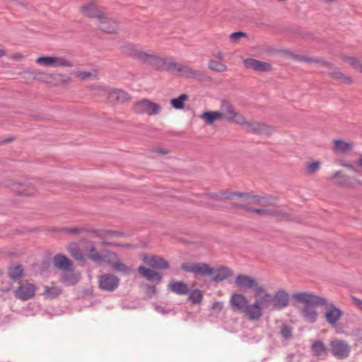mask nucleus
Segmentation results:
<instances>
[{
  "instance_id": "nucleus-11",
  "label": "nucleus",
  "mask_w": 362,
  "mask_h": 362,
  "mask_svg": "<svg viewBox=\"0 0 362 362\" xmlns=\"http://www.w3.org/2000/svg\"><path fill=\"white\" fill-rule=\"evenodd\" d=\"M329 347L332 355L338 359L347 358L351 351V347L348 342L338 339H332Z\"/></svg>"
},
{
  "instance_id": "nucleus-32",
  "label": "nucleus",
  "mask_w": 362,
  "mask_h": 362,
  "mask_svg": "<svg viewBox=\"0 0 362 362\" xmlns=\"http://www.w3.org/2000/svg\"><path fill=\"white\" fill-rule=\"evenodd\" d=\"M85 258L90 259L95 264H102V253H99L93 246L87 247L84 249Z\"/></svg>"
},
{
  "instance_id": "nucleus-43",
  "label": "nucleus",
  "mask_w": 362,
  "mask_h": 362,
  "mask_svg": "<svg viewBox=\"0 0 362 362\" xmlns=\"http://www.w3.org/2000/svg\"><path fill=\"white\" fill-rule=\"evenodd\" d=\"M187 95L182 94L176 98L171 99L170 103L175 109L181 110L184 107V101L187 100Z\"/></svg>"
},
{
  "instance_id": "nucleus-9",
  "label": "nucleus",
  "mask_w": 362,
  "mask_h": 362,
  "mask_svg": "<svg viewBox=\"0 0 362 362\" xmlns=\"http://www.w3.org/2000/svg\"><path fill=\"white\" fill-rule=\"evenodd\" d=\"M230 305L233 311L243 313L251 320V317L249 314L250 304H249V301L245 296L242 293H233L230 298Z\"/></svg>"
},
{
  "instance_id": "nucleus-34",
  "label": "nucleus",
  "mask_w": 362,
  "mask_h": 362,
  "mask_svg": "<svg viewBox=\"0 0 362 362\" xmlns=\"http://www.w3.org/2000/svg\"><path fill=\"white\" fill-rule=\"evenodd\" d=\"M9 277L13 280H18L24 276V269L21 265H14L8 268Z\"/></svg>"
},
{
  "instance_id": "nucleus-7",
  "label": "nucleus",
  "mask_w": 362,
  "mask_h": 362,
  "mask_svg": "<svg viewBox=\"0 0 362 362\" xmlns=\"http://www.w3.org/2000/svg\"><path fill=\"white\" fill-rule=\"evenodd\" d=\"M36 63L42 66L60 68L72 67L73 62L65 57L59 56H41L36 59Z\"/></svg>"
},
{
  "instance_id": "nucleus-21",
  "label": "nucleus",
  "mask_w": 362,
  "mask_h": 362,
  "mask_svg": "<svg viewBox=\"0 0 362 362\" xmlns=\"http://www.w3.org/2000/svg\"><path fill=\"white\" fill-rule=\"evenodd\" d=\"M233 196L244 197L245 201H246L247 202V204H259L262 206H268L271 204L270 201L268 199H267L266 197H260L258 195H250L248 194H245V193H239V192L233 193L230 196L227 197V198H231Z\"/></svg>"
},
{
  "instance_id": "nucleus-19",
  "label": "nucleus",
  "mask_w": 362,
  "mask_h": 362,
  "mask_svg": "<svg viewBox=\"0 0 362 362\" xmlns=\"http://www.w3.org/2000/svg\"><path fill=\"white\" fill-rule=\"evenodd\" d=\"M82 13L88 17L98 20L105 13L104 9L99 6L95 1H90L81 7Z\"/></svg>"
},
{
  "instance_id": "nucleus-31",
  "label": "nucleus",
  "mask_w": 362,
  "mask_h": 362,
  "mask_svg": "<svg viewBox=\"0 0 362 362\" xmlns=\"http://www.w3.org/2000/svg\"><path fill=\"white\" fill-rule=\"evenodd\" d=\"M168 289L177 294V295H186L189 293L188 286L180 281H172L168 286Z\"/></svg>"
},
{
  "instance_id": "nucleus-57",
  "label": "nucleus",
  "mask_w": 362,
  "mask_h": 362,
  "mask_svg": "<svg viewBox=\"0 0 362 362\" xmlns=\"http://www.w3.org/2000/svg\"><path fill=\"white\" fill-rule=\"evenodd\" d=\"M351 299L353 300V301L354 302V303L356 305V306L358 307V308L362 311V300L354 296H351Z\"/></svg>"
},
{
  "instance_id": "nucleus-38",
  "label": "nucleus",
  "mask_w": 362,
  "mask_h": 362,
  "mask_svg": "<svg viewBox=\"0 0 362 362\" xmlns=\"http://www.w3.org/2000/svg\"><path fill=\"white\" fill-rule=\"evenodd\" d=\"M208 68L216 72L223 73L227 70V66L223 63L216 60H209L208 62Z\"/></svg>"
},
{
  "instance_id": "nucleus-33",
  "label": "nucleus",
  "mask_w": 362,
  "mask_h": 362,
  "mask_svg": "<svg viewBox=\"0 0 362 362\" xmlns=\"http://www.w3.org/2000/svg\"><path fill=\"white\" fill-rule=\"evenodd\" d=\"M199 118L208 125H211L215 121L223 120L222 115L218 111L204 112L199 115Z\"/></svg>"
},
{
  "instance_id": "nucleus-64",
  "label": "nucleus",
  "mask_w": 362,
  "mask_h": 362,
  "mask_svg": "<svg viewBox=\"0 0 362 362\" xmlns=\"http://www.w3.org/2000/svg\"><path fill=\"white\" fill-rule=\"evenodd\" d=\"M157 152H158L160 153H162V154H165L166 153L165 151L161 150V149L158 150Z\"/></svg>"
},
{
  "instance_id": "nucleus-12",
  "label": "nucleus",
  "mask_w": 362,
  "mask_h": 362,
  "mask_svg": "<svg viewBox=\"0 0 362 362\" xmlns=\"http://www.w3.org/2000/svg\"><path fill=\"white\" fill-rule=\"evenodd\" d=\"M180 269L186 272L203 276H210L213 272L212 267L206 263L185 262L180 265Z\"/></svg>"
},
{
  "instance_id": "nucleus-30",
  "label": "nucleus",
  "mask_w": 362,
  "mask_h": 362,
  "mask_svg": "<svg viewBox=\"0 0 362 362\" xmlns=\"http://www.w3.org/2000/svg\"><path fill=\"white\" fill-rule=\"evenodd\" d=\"M179 73L181 76L187 78L200 79L203 76V73L201 71L194 69L185 64H182Z\"/></svg>"
},
{
  "instance_id": "nucleus-15",
  "label": "nucleus",
  "mask_w": 362,
  "mask_h": 362,
  "mask_svg": "<svg viewBox=\"0 0 362 362\" xmlns=\"http://www.w3.org/2000/svg\"><path fill=\"white\" fill-rule=\"evenodd\" d=\"M222 115V119H226L229 122H235L238 123L239 117H242V115L236 112L233 105L228 100H223L221 102L220 110Z\"/></svg>"
},
{
  "instance_id": "nucleus-5",
  "label": "nucleus",
  "mask_w": 362,
  "mask_h": 362,
  "mask_svg": "<svg viewBox=\"0 0 362 362\" xmlns=\"http://www.w3.org/2000/svg\"><path fill=\"white\" fill-rule=\"evenodd\" d=\"M327 180L339 186L355 189L362 187V180L355 177H349L341 170L334 172L332 175L329 176Z\"/></svg>"
},
{
  "instance_id": "nucleus-18",
  "label": "nucleus",
  "mask_w": 362,
  "mask_h": 362,
  "mask_svg": "<svg viewBox=\"0 0 362 362\" xmlns=\"http://www.w3.org/2000/svg\"><path fill=\"white\" fill-rule=\"evenodd\" d=\"M98 28L105 33H115L119 29L118 23L115 19L108 16L106 13L98 20Z\"/></svg>"
},
{
  "instance_id": "nucleus-54",
  "label": "nucleus",
  "mask_w": 362,
  "mask_h": 362,
  "mask_svg": "<svg viewBox=\"0 0 362 362\" xmlns=\"http://www.w3.org/2000/svg\"><path fill=\"white\" fill-rule=\"evenodd\" d=\"M340 165L343 167H345L354 173H358V170L351 163H347L346 161H341Z\"/></svg>"
},
{
  "instance_id": "nucleus-20",
  "label": "nucleus",
  "mask_w": 362,
  "mask_h": 362,
  "mask_svg": "<svg viewBox=\"0 0 362 362\" xmlns=\"http://www.w3.org/2000/svg\"><path fill=\"white\" fill-rule=\"evenodd\" d=\"M243 65L246 69H250L256 71L267 72L272 71V69L269 63L252 58L245 59Z\"/></svg>"
},
{
  "instance_id": "nucleus-50",
  "label": "nucleus",
  "mask_w": 362,
  "mask_h": 362,
  "mask_svg": "<svg viewBox=\"0 0 362 362\" xmlns=\"http://www.w3.org/2000/svg\"><path fill=\"white\" fill-rule=\"evenodd\" d=\"M21 189H16V192L23 196H32L35 194L33 189L27 188L25 186H20Z\"/></svg>"
},
{
  "instance_id": "nucleus-10",
  "label": "nucleus",
  "mask_w": 362,
  "mask_h": 362,
  "mask_svg": "<svg viewBox=\"0 0 362 362\" xmlns=\"http://www.w3.org/2000/svg\"><path fill=\"white\" fill-rule=\"evenodd\" d=\"M36 289L37 287L35 284L27 281H21L18 287L13 291V294L16 298L26 301L35 296Z\"/></svg>"
},
{
  "instance_id": "nucleus-40",
  "label": "nucleus",
  "mask_w": 362,
  "mask_h": 362,
  "mask_svg": "<svg viewBox=\"0 0 362 362\" xmlns=\"http://www.w3.org/2000/svg\"><path fill=\"white\" fill-rule=\"evenodd\" d=\"M267 216L273 217L277 220H287L289 218V216L285 211H283L280 209H267Z\"/></svg>"
},
{
  "instance_id": "nucleus-41",
  "label": "nucleus",
  "mask_w": 362,
  "mask_h": 362,
  "mask_svg": "<svg viewBox=\"0 0 362 362\" xmlns=\"http://www.w3.org/2000/svg\"><path fill=\"white\" fill-rule=\"evenodd\" d=\"M61 281L66 286L74 285L79 281V276L76 274H64L61 277Z\"/></svg>"
},
{
  "instance_id": "nucleus-26",
  "label": "nucleus",
  "mask_w": 362,
  "mask_h": 362,
  "mask_svg": "<svg viewBox=\"0 0 362 362\" xmlns=\"http://www.w3.org/2000/svg\"><path fill=\"white\" fill-rule=\"evenodd\" d=\"M310 351L314 356L325 357L327 355L329 349L322 341L315 340L311 344Z\"/></svg>"
},
{
  "instance_id": "nucleus-45",
  "label": "nucleus",
  "mask_w": 362,
  "mask_h": 362,
  "mask_svg": "<svg viewBox=\"0 0 362 362\" xmlns=\"http://www.w3.org/2000/svg\"><path fill=\"white\" fill-rule=\"evenodd\" d=\"M203 299V293L200 290L195 289L189 293L188 300L192 304H199Z\"/></svg>"
},
{
  "instance_id": "nucleus-6",
  "label": "nucleus",
  "mask_w": 362,
  "mask_h": 362,
  "mask_svg": "<svg viewBox=\"0 0 362 362\" xmlns=\"http://www.w3.org/2000/svg\"><path fill=\"white\" fill-rule=\"evenodd\" d=\"M238 124L241 125L247 132L255 134L270 135L274 132L272 127L256 121H247L243 116L239 117Z\"/></svg>"
},
{
  "instance_id": "nucleus-8",
  "label": "nucleus",
  "mask_w": 362,
  "mask_h": 362,
  "mask_svg": "<svg viewBox=\"0 0 362 362\" xmlns=\"http://www.w3.org/2000/svg\"><path fill=\"white\" fill-rule=\"evenodd\" d=\"M162 110V107L148 99H142L136 102L133 105V110L136 114L147 115L153 116L158 115Z\"/></svg>"
},
{
  "instance_id": "nucleus-29",
  "label": "nucleus",
  "mask_w": 362,
  "mask_h": 362,
  "mask_svg": "<svg viewBox=\"0 0 362 362\" xmlns=\"http://www.w3.org/2000/svg\"><path fill=\"white\" fill-rule=\"evenodd\" d=\"M53 264L57 269H62L64 271H71L72 264L71 261L64 255H57L53 259Z\"/></svg>"
},
{
  "instance_id": "nucleus-56",
  "label": "nucleus",
  "mask_w": 362,
  "mask_h": 362,
  "mask_svg": "<svg viewBox=\"0 0 362 362\" xmlns=\"http://www.w3.org/2000/svg\"><path fill=\"white\" fill-rule=\"evenodd\" d=\"M146 293L148 296H151L156 293V288L154 286L147 285L146 286Z\"/></svg>"
},
{
  "instance_id": "nucleus-42",
  "label": "nucleus",
  "mask_w": 362,
  "mask_h": 362,
  "mask_svg": "<svg viewBox=\"0 0 362 362\" xmlns=\"http://www.w3.org/2000/svg\"><path fill=\"white\" fill-rule=\"evenodd\" d=\"M322 163L316 160L311 163H306L305 165V173L308 175H314L320 168Z\"/></svg>"
},
{
  "instance_id": "nucleus-3",
  "label": "nucleus",
  "mask_w": 362,
  "mask_h": 362,
  "mask_svg": "<svg viewBox=\"0 0 362 362\" xmlns=\"http://www.w3.org/2000/svg\"><path fill=\"white\" fill-rule=\"evenodd\" d=\"M255 301L250 304L249 314L251 320H258L263 315V310H272V295L262 286L254 293Z\"/></svg>"
},
{
  "instance_id": "nucleus-14",
  "label": "nucleus",
  "mask_w": 362,
  "mask_h": 362,
  "mask_svg": "<svg viewBox=\"0 0 362 362\" xmlns=\"http://www.w3.org/2000/svg\"><path fill=\"white\" fill-rule=\"evenodd\" d=\"M119 284V279L112 274H104L98 277V286L105 291H114Z\"/></svg>"
},
{
  "instance_id": "nucleus-25",
  "label": "nucleus",
  "mask_w": 362,
  "mask_h": 362,
  "mask_svg": "<svg viewBox=\"0 0 362 362\" xmlns=\"http://www.w3.org/2000/svg\"><path fill=\"white\" fill-rule=\"evenodd\" d=\"M139 273L148 281L160 283L163 279V275L157 272L146 268L144 266L138 267Z\"/></svg>"
},
{
  "instance_id": "nucleus-16",
  "label": "nucleus",
  "mask_w": 362,
  "mask_h": 362,
  "mask_svg": "<svg viewBox=\"0 0 362 362\" xmlns=\"http://www.w3.org/2000/svg\"><path fill=\"white\" fill-rule=\"evenodd\" d=\"M234 283L237 287L243 291L252 289L254 291V293L258 290V288H261L262 286L259 284L255 279L244 274L237 276Z\"/></svg>"
},
{
  "instance_id": "nucleus-2",
  "label": "nucleus",
  "mask_w": 362,
  "mask_h": 362,
  "mask_svg": "<svg viewBox=\"0 0 362 362\" xmlns=\"http://www.w3.org/2000/svg\"><path fill=\"white\" fill-rule=\"evenodd\" d=\"M305 302H313L316 305H322L325 308L323 317L326 322L332 327H336L343 316V311L334 303L320 296H308Z\"/></svg>"
},
{
  "instance_id": "nucleus-52",
  "label": "nucleus",
  "mask_w": 362,
  "mask_h": 362,
  "mask_svg": "<svg viewBox=\"0 0 362 362\" xmlns=\"http://www.w3.org/2000/svg\"><path fill=\"white\" fill-rule=\"evenodd\" d=\"M245 36H246V34L243 32H235L230 35V38L232 41L236 42L238 40H240L241 37H245Z\"/></svg>"
},
{
  "instance_id": "nucleus-63",
  "label": "nucleus",
  "mask_w": 362,
  "mask_h": 362,
  "mask_svg": "<svg viewBox=\"0 0 362 362\" xmlns=\"http://www.w3.org/2000/svg\"><path fill=\"white\" fill-rule=\"evenodd\" d=\"M335 0H323L324 2L327 4L333 3Z\"/></svg>"
},
{
  "instance_id": "nucleus-58",
  "label": "nucleus",
  "mask_w": 362,
  "mask_h": 362,
  "mask_svg": "<svg viewBox=\"0 0 362 362\" xmlns=\"http://www.w3.org/2000/svg\"><path fill=\"white\" fill-rule=\"evenodd\" d=\"M293 58L297 61L305 62L306 57L302 55H293Z\"/></svg>"
},
{
  "instance_id": "nucleus-55",
  "label": "nucleus",
  "mask_w": 362,
  "mask_h": 362,
  "mask_svg": "<svg viewBox=\"0 0 362 362\" xmlns=\"http://www.w3.org/2000/svg\"><path fill=\"white\" fill-rule=\"evenodd\" d=\"M223 308V303L222 302H215L213 303L211 309L216 311L220 312Z\"/></svg>"
},
{
  "instance_id": "nucleus-51",
  "label": "nucleus",
  "mask_w": 362,
  "mask_h": 362,
  "mask_svg": "<svg viewBox=\"0 0 362 362\" xmlns=\"http://www.w3.org/2000/svg\"><path fill=\"white\" fill-rule=\"evenodd\" d=\"M305 62L316 63V64H318L321 66H329L330 65V64L327 62H325L319 58H313V57H306Z\"/></svg>"
},
{
  "instance_id": "nucleus-36",
  "label": "nucleus",
  "mask_w": 362,
  "mask_h": 362,
  "mask_svg": "<svg viewBox=\"0 0 362 362\" xmlns=\"http://www.w3.org/2000/svg\"><path fill=\"white\" fill-rule=\"evenodd\" d=\"M52 79L54 85L62 86L65 85L70 81V78L65 74H49V80Z\"/></svg>"
},
{
  "instance_id": "nucleus-62",
  "label": "nucleus",
  "mask_w": 362,
  "mask_h": 362,
  "mask_svg": "<svg viewBox=\"0 0 362 362\" xmlns=\"http://www.w3.org/2000/svg\"><path fill=\"white\" fill-rule=\"evenodd\" d=\"M6 55V52L4 49H0V57Z\"/></svg>"
},
{
  "instance_id": "nucleus-22",
  "label": "nucleus",
  "mask_w": 362,
  "mask_h": 362,
  "mask_svg": "<svg viewBox=\"0 0 362 362\" xmlns=\"http://www.w3.org/2000/svg\"><path fill=\"white\" fill-rule=\"evenodd\" d=\"M143 260L146 264L153 269H165L169 268V264L168 262L164 258L159 256H145L143 258Z\"/></svg>"
},
{
  "instance_id": "nucleus-44",
  "label": "nucleus",
  "mask_w": 362,
  "mask_h": 362,
  "mask_svg": "<svg viewBox=\"0 0 362 362\" xmlns=\"http://www.w3.org/2000/svg\"><path fill=\"white\" fill-rule=\"evenodd\" d=\"M69 252L71 255L77 261H85L84 251L83 252L78 246L74 245L73 247H71L69 248Z\"/></svg>"
},
{
  "instance_id": "nucleus-48",
  "label": "nucleus",
  "mask_w": 362,
  "mask_h": 362,
  "mask_svg": "<svg viewBox=\"0 0 362 362\" xmlns=\"http://www.w3.org/2000/svg\"><path fill=\"white\" fill-rule=\"evenodd\" d=\"M280 333L285 339H289L292 337L293 328L286 324H283L281 327Z\"/></svg>"
},
{
  "instance_id": "nucleus-60",
  "label": "nucleus",
  "mask_w": 362,
  "mask_h": 362,
  "mask_svg": "<svg viewBox=\"0 0 362 362\" xmlns=\"http://www.w3.org/2000/svg\"><path fill=\"white\" fill-rule=\"evenodd\" d=\"M216 57L222 60L224 58V56H223V54L222 52H218L217 54L216 55Z\"/></svg>"
},
{
  "instance_id": "nucleus-59",
  "label": "nucleus",
  "mask_w": 362,
  "mask_h": 362,
  "mask_svg": "<svg viewBox=\"0 0 362 362\" xmlns=\"http://www.w3.org/2000/svg\"><path fill=\"white\" fill-rule=\"evenodd\" d=\"M356 164L362 169V156H360L356 161Z\"/></svg>"
},
{
  "instance_id": "nucleus-53",
  "label": "nucleus",
  "mask_w": 362,
  "mask_h": 362,
  "mask_svg": "<svg viewBox=\"0 0 362 362\" xmlns=\"http://www.w3.org/2000/svg\"><path fill=\"white\" fill-rule=\"evenodd\" d=\"M63 230L71 234H78L83 230V229L79 228H65Z\"/></svg>"
},
{
  "instance_id": "nucleus-61",
  "label": "nucleus",
  "mask_w": 362,
  "mask_h": 362,
  "mask_svg": "<svg viewBox=\"0 0 362 362\" xmlns=\"http://www.w3.org/2000/svg\"><path fill=\"white\" fill-rule=\"evenodd\" d=\"M23 58V55L21 54H16L14 56H13V59H17V60H20Z\"/></svg>"
},
{
  "instance_id": "nucleus-1",
  "label": "nucleus",
  "mask_w": 362,
  "mask_h": 362,
  "mask_svg": "<svg viewBox=\"0 0 362 362\" xmlns=\"http://www.w3.org/2000/svg\"><path fill=\"white\" fill-rule=\"evenodd\" d=\"M125 54L139 62L153 66L157 70L180 72L182 64L172 58L161 57L152 52H145L133 44H127L123 47Z\"/></svg>"
},
{
  "instance_id": "nucleus-27",
  "label": "nucleus",
  "mask_w": 362,
  "mask_h": 362,
  "mask_svg": "<svg viewBox=\"0 0 362 362\" xmlns=\"http://www.w3.org/2000/svg\"><path fill=\"white\" fill-rule=\"evenodd\" d=\"M212 273L210 275L214 281H221L233 275V271L226 267H221L218 269L212 268Z\"/></svg>"
},
{
  "instance_id": "nucleus-46",
  "label": "nucleus",
  "mask_w": 362,
  "mask_h": 362,
  "mask_svg": "<svg viewBox=\"0 0 362 362\" xmlns=\"http://www.w3.org/2000/svg\"><path fill=\"white\" fill-rule=\"evenodd\" d=\"M234 207L243 209L247 211L254 212L259 215L267 216V209H255V208L249 207L244 204H235V205H234Z\"/></svg>"
},
{
  "instance_id": "nucleus-39",
  "label": "nucleus",
  "mask_w": 362,
  "mask_h": 362,
  "mask_svg": "<svg viewBox=\"0 0 362 362\" xmlns=\"http://www.w3.org/2000/svg\"><path fill=\"white\" fill-rule=\"evenodd\" d=\"M76 76L82 81L91 78L96 80L98 78V72L96 70L88 71H78L76 73Z\"/></svg>"
},
{
  "instance_id": "nucleus-24",
  "label": "nucleus",
  "mask_w": 362,
  "mask_h": 362,
  "mask_svg": "<svg viewBox=\"0 0 362 362\" xmlns=\"http://www.w3.org/2000/svg\"><path fill=\"white\" fill-rule=\"evenodd\" d=\"M354 144L341 139L333 141L332 151L337 154H345L352 151Z\"/></svg>"
},
{
  "instance_id": "nucleus-17",
  "label": "nucleus",
  "mask_w": 362,
  "mask_h": 362,
  "mask_svg": "<svg viewBox=\"0 0 362 362\" xmlns=\"http://www.w3.org/2000/svg\"><path fill=\"white\" fill-rule=\"evenodd\" d=\"M289 293L284 290L276 291L272 296V310H281L286 308L289 304Z\"/></svg>"
},
{
  "instance_id": "nucleus-49",
  "label": "nucleus",
  "mask_w": 362,
  "mask_h": 362,
  "mask_svg": "<svg viewBox=\"0 0 362 362\" xmlns=\"http://www.w3.org/2000/svg\"><path fill=\"white\" fill-rule=\"evenodd\" d=\"M111 88L105 86H96L93 87V89L97 92L99 96L107 98Z\"/></svg>"
},
{
  "instance_id": "nucleus-35",
  "label": "nucleus",
  "mask_w": 362,
  "mask_h": 362,
  "mask_svg": "<svg viewBox=\"0 0 362 362\" xmlns=\"http://www.w3.org/2000/svg\"><path fill=\"white\" fill-rule=\"evenodd\" d=\"M328 75L332 78L337 80L342 83H344V84L352 83V80L349 76L345 75L344 73H342L338 70L331 71L328 74Z\"/></svg>"
},
{
  "instance_id": "nucleus-28",
  "label": "nucleus",
  "mask_w": 362,
  "mask_h": 362,
  "mask_svg": "<svg viewBox=\"0 0 362 362\" xmlns=\"http://www.w3.org/2000/svg\"><path fill=\"white\" fill-rule=\"evenodd\" d=\"M25 78L47 82L49 80V74L36 69H28L23 72Z\"/></svg>"
},
{
  "instance_id": "nucleus-37",
  "label": "nucleus",
  "mask_w": 362,
  "mask_h": 362,
  "mask_svg": "<svg viewBox=\"0 0 362 362\" xmlns=\"http://www.w3.org/2000/svg\"><path fill=\"white\" fill-rule=\"evenodd\" d=\"M62 293V289L54 284L52 286H45L43 295L46 298H54L57 297Z\"/></svg>"
},
{
  "instance_id": "nucleus-47",
  "label": "nucleus",
  "mask_w": 362,
  "mask_h": 362,
  "mask_svg": "<svg viewBox=\"0 0 362 362\" xmlns=\"http://www.w3.org/2000/svg\"><path fill=\"white\" fill-rule=\"evenodd\" d=\"M344 60L357 71L362 73V64L357 59L352 57H346Z\"/></svg>"
},
{
  "instance_id": "nucleus-4",
  "label": "nucleus",
  "mask_w": 362,
  "mask_h": 362,
  "mask_svg": "<svg viewBox=\"0 0 362 362\" xmlns=\"http://www.w3.org/2000/svg\"><path fill=\"white\" fill-rule=\"evenodd\" d=\"M308 296H316L313 293L310 292H298L293 295V300L302 304L300 308V314L304 319V320L308 323H315L317 321L318 317V312L315 307L322 306V305H316L313 302H305L303 300L309 298Z\"/></svg>"
},
{
  "instance_id": "nucleus-13",
  "label": "nucleus",
  "mask_w": 362,
  "mask_h": 362,
  "mask_svg": "<svg viewBox=\"0 0 362 362\" xmlns=\"http://www.w3.org/2000/svg\"><path fill=\"white\" fill-rule=\"evenodd\" d=\"M105 262L110 265L112 269L117 272L128 273L129 269L122 262H121L117 255L110 250H105L102 253V264Z\"/></svg>"
},
{
  "instance_id": "nucleus-23",
  "label": "nucleus",
  "mask_w": 362,
  "mask_h": 362,
  "mask_svg": "<svg viewBox=\"0 0 362 362\" xmlns=\"http://www.w3.org/2000/svg\"><path fill=\"white\" fill-rule=\"evenodd\" d=\"M130 98L129 94L124 91L122 89H118L115 88H111L109 95L107 98L110 103H122Z\"/></svg>"
}]
</instances>
